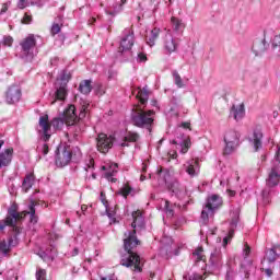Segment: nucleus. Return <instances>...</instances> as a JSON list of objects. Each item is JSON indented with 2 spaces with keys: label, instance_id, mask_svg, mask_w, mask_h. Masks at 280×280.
Listing matches in <instances>:
<instances>
[{
  "label": "nucleus",
  "instance_id": "nucleus-47",
  "mask_svg": "<svg viewBox=\"0 0 280 280\" xmlns=\"http://www.w3.org/2000/svg\"><path fill=\"white\" fill-rule=\"evenodd\" d=\"M272 46L280 47V34L273 37Z\"/></svg>",
  "mask_w": 280,
  "mask_h": 280
},
{
  "label": "nucleus",
  "instance_id": "nucleus-45",
  "mask_svg": "<svg viewBox=\"0 0 280 280\" xmlns=\"http://www.w3.org/2000/svg\"><path fill=\"white\" fill-rule=\"evenodd\" d=\"M114 173H117V171L116 170H113V172H107L106 173V178L108 179V180H110L112 183H117V178H113V174Z\"/></svg>",
  "mask_w": 280,
  "mask_h": 280
},
{
  "label": "nucleus",
  "instance_id": "nucleus-13",
  "mask_svg": "<svg viewBox=\"0 0 280 280\" xmlns=\"http://www.w3.org/2000/svg\"><path fill=\"white\" fill-rule=\"evenodd\" d=\"M221 205H222V197L220 195H212L207 200L206 209L210 213H213V211H215V209H220Z\"/></svg>",
  "mask_w": 280,
  "mask_h": 280
},
{
  "label": "nucleus",
  "instance_id": "nucleus-11",
  "mask_svg": "<svg viewBox=\"0 0 280 280\" xmlns=\"http://www.w3.org/2000/svg\"><path fill=\"white\" fill-rule=\"evenodd\" d=\"M5 100L9 104H16L21 100V89L19 86H11L5 93Z\"/></svg>",
  "mask_w": 280,
  "mask_h": 280
},
{
  "label": "nucleus",
  "instance_id": "nucleus-43",
  "mask_svg": "<svg viewBox=\"0 0 280 280\" xmlns=\"http://www.w3.org/2000/svg\"><path fill=\"white\" fill-rule=\"evenodd\" d=\"M32 21H33L32 15L28 13H24V16L22 18L21 23L23 25H30V23H32Z\"/></svg>",
  "mask_w": 280,
  "mask_h": 280
},
{
  "label": "nucleus",
  "instance_id": "nucleus-10",
  "mask_svg": "<svg viewBox=\"0 0 280 280\" xmlns=\"http://www.w3.org/2000/svg\"><path fill=\"white\" fill-rule=\"evenodd\" d=\"M133 45H135V34L132 32H128V34L120 42L118 52L124 54V51H130Z\"/></svg>",
  "mask_w": 280,
  "mask_h": 280
},
{
  "label": "nucleus",
  "instance_id": "nucleus-61",
  "mask_svg": "<svg viewBox=\"0 0 280 280\" xmlns=\"http://www.w3.org/2000/svg\"><path fill=\"white\" fill-rule=\"evenodd\" d=\"M229 240H231V238H229L228 236H225V237L223 238V245H224V246H226V244H229Z\"/></svg>",
  "mask_w": 280,
  "mask_h": 280
},
{
  "label": "nucleus",
  "instance_id": "nucleus-28",
  "mask_svg": "<svg viewBox=\"0 0 280 280\" xmlns=\"http://www.w3.org/2000/svg\"><path fill=\"white\" fill-rule=\"evenodd\" d=\"M198 164H199L198 159L191 160L190 162H188L186 172L189 174V176H196V167H198Z\"/></svg>",
  "mask_w": 280,
  "mask_h": 280
},
{
  "label": "nucleus",
  "instance_id": "nucleus-5",
  "mask_svg": "<svg viewBox=\"0 0 280 280\" xmlns=\"http://www.w3.org/2000/svg\"><path fill=\"white\" fill-rule=\"evenodd\" d=\"M71 159H73V149H71V145L65 144L57 148L55 159L57 167H67L71 163Z\"/></svg>",
  "mask_w": 280,
  "mask_h": 280
},
{
  "label": "nucleus",
  "instance_id": "nucleus-30",
  "mask_svg": "<svg viewBox=\"0 0 280 280\" xmlns=\"http://www.w3.org/2000/svg\"><path fill=\"white\" fill-rule=\"evenodd\" d=\"M118 194L120 196H122V198H128V196H130V194H132V188H131L130 184H128V183L125 184L124 187L120 188Z\"/></svg>",
  "mask_w": 280,
  "mask_h": 280
},
{
  "label": "nucleus",
  "instance_id": "nucleus-40",
  "mask_svg": "<svg viewBox=\"0 0 280 280\" xmlns=\"http://www.w3.org/2000/svg\"><path fill=\"white\" fill-rule=\"evenodd\" d=\"M61 30H62V25L58 23H54L50 30L51 36H56V34H60Z\"/></svg>",
  "mask_w": 280,
  "mask_h": 280
},
{
  "label": "nucleus",
  "instance_id": "nucleus-1",
  "mask_svg": "<svg viewBox=\"0 0 280 280\" xmlns=\"http://www.w3.org/2000/svg\"><path fill=\"white\" fill-rule=\"evenodd\" d=\"M133 221L131 223L132 231L125 233L124 238V249L127 254L121 256L120 265L125 266V268H130L133 272H142L143 271V259L141 256L135 252L138 246H141V241L137 238V226L139 229H143L145 226V222L143 220V212L141 210H137L132 212Z\"/></svg>",
  "mask_w": 280,
  "mask_h": 280
},
{
  "label": "nucleus",
  "instance_id": "nucleus-3",
  "mask_svg": "<svg viewBox=\"0 0 280 280\" xmlns=\"http://www.w3.org/2000/svg\"><path fill=\"white\" fill-rule=\"evenodd\" d=\"M39 205H45V201L31 200L28 205V211L24 210L22 212H19V206L16 203H13L8 209L7 218H10L12 223L13 220H15V222H21V220H25V218L30 215L31 224H38V215L36 214V207H38Z\"/></svg>",
  "mask_w": 280,
  "mask_h": 280
},
{
  "label": "nucleus",
  "instance_id": "nucleus-49",
  "mask_svg": "<svg viewBox=\"0 0 280 280\" xmlns=\"http://www.w3.org/2000/svg\"><path fill=\"white\" fill-rule=\"evenodd\" d=\"M139 62H145L148 60V56L143 52L138 54Z\"/></svg>",
  "mask_w": 280,
  "mask_h": 280
},
{
  "label": "nucleus",
  "instance_id": "nucleus-62",
  "mask_svg": "<svg viewBox=\"0 0 280 280\" xmlns=\"http://www.w3.org/2000/svg\"><path fill=\"white\" fill-rule=\"evenodd\" d=\"M95 21H96V19H95V18H92V19L89 21L90 25H94V24H95Z\"/></svg>",
  "mask_w": 280,
  "mask_h": 280
},
{
  "label": "nucleus",
  "instance_id": "nucleus-54",
  "mask_svg": "<svg viewBox=\"0 0 280 280\" xmlns=\"http://www.w3.org/2000/svg\"><path fill=\"white\" fill-rule=\"evenodd\" d=\"M182 128H185L186 130H191V122H182Z\"/></svg>",
  "mask_w": 280,
  "mask_h": 280
},
{
  "label": "nucleus",
  "instance_id": "nucleus-21",
  "mask_svg": "<svg viewBox=\"0 0 280 280\" xmlns=\"http://www.w3.org/2000/svg\"><path fill=\"white\" fill-rule=\"evenodd\" d=\"M140 136L139 133L135 132V131H127L124 141L121 143L122 148H128V143H137V141H139Z\"/></svg>",
  "mask_w": 280,
  "mask_h": 280
},
{
  "label": "nucleus",
  "instance_id": "nucleus-46",
  "mask_svg": "<svg viewBox=\"0 0 280 280\" xmlns=\"http://www.w3.org/2000/svg\"><path fill=\"white\" fill-rule=\"evenodd\" d=\"M209 213L211 212L207 209V207H205V209L201 211V220H209Z\"/></svg>",
  "mask_w": 280,
  "mask_h": 280
},
{
  "label": "nucleus",
  "instance_id": "nucleus-33",
  "mask_svg": "<svg viewBox=\"0 0 280 280\" xmlns=\"http://www.w3.org/2000/svg\"><path fill=\"white\" fill-rule=\"evenodd\" d=\"M164 209L167 218H174V205H172L170 200H165Z\"/></svg>",
  "mask_w": 280,
  "mask_h": 280
},
{
  "label": "nucleus",
  "instance_id": "nucleus-14",
  "mask_svg": "<svg viewBox=\"0 0 280 280\" xmlns=\"http://www.w3.org/2000/svg\"><path fill=\"white\" fill-rule=\"evenodd\" d=\"M277 250H279V246H273L272 248L266 250L265 257L261 260L262 266H266V264H275V261L279 259V254Z\"/></svg>",
  "mask_w": 280,
  "mask_h": 280
},
{
  "label": "nucleus",
  "instance_id": "nucleus-64",
  "mask_svg": "<svg viewBox=\"0 0 280 280\" xmlns=\"http://www.w3.org/2000/svg\"><path fill=\"white\" fill-rule=\"evenodd\" d=\"M101 280H113V279L104 277Z\"/></svg>",
  "mask_w": 280,
  "mask_h": 280
},
{
  "label": "nucleus",
  "instance_id": "nucleus-63",
  "mask_svg": "<svg viewBox=\"0 0 280 280\" xmlns=\"http://www.w3.org/2000/svg\"><path fill=\"white\" fill-rule=\"evenodd\" d=\"M143 166H142V172L143 173H145V172H148V165H145V164H142Z\"/></svg>",
  "mask_w": 280,
  "mask_h": 280
},
{
  "label": "nucleus",
  "instance_id": "nucleus-48",
  "mask_svg": "<svg viewBox=\"0 0 280 280\" xmlns=\"http://www.w3.org/2000/svg\"><path fill=\"white\" fill-rule=\"evenodd\" d=\"M243 253L245 258L248 257V255H250V246L248 245V243L245 244Z\"/></svg>",
  "mask_w": 280,
  "mask_h": 280
},
{
  "label": "nucleus",
  "instance_id": "nucleus-26",
  "mask_svg": "<svg viewBox=\"0 0 280 280\" xmlns=\"http://www.w3.org/2000/svg\"><path fill=\"white\" fill-rule=\"evenodd\" d=\"M39 126L43 132H49L51 130V122H49V115L39 117Z\"/></svg>",
  "mask_w": 280,
  "mask_h": 280
},
{
  "label": "nucleus",
  "instance_id": "nucleus-38",
  "mask_svg": "<svg viewBox=\"0 0 280 280\" xmlns=\"http://www.w3.org/2000/svg\"><path fill=\"white\" fill-rule=\"evenodd\" d=\"M171 23H172L173 30H175V32H178V30H180V25H183V22L175 16H173L171 19Z\"/></svg>",
  "mask_w": 280,
  "mask_h": 280
},
{
  "label": "nucleus",
  "instance_id": "nucleus-53",
  "mask_svg": "<svg viewBox=\"0 0 280 280\" xmlns=\"http://www.w3.org/2000/svg\"><path fill=\"white\" fill-rule=\"evenodd\" d=\"M43 154H44V155L49 154V145H48L47 143H45V144L43 145Z\"/></svg>",
  "mask_w": 280,
  "mask_h": 280
},
{
  "label": "nucleus",
  "instance_id": "nucleus-35",
  "mask_svg": "<svg viewBox=\"0 0 280 280\" xmlns=\"http://www.w3.org/2000/svg\"><path fill=\"white\" fill-rule=\"evenodd\" d=\"M189 148H191V138H186L182 144V154H187V152H189Z\"/></svg>",
  "mask_w": 280,
  "mask_h": 280
},
{
  "label": "nucleus",
  "instance_id": "nucleus-50",
  "mask_svg": "<svg viewBox=\"0 0 280 280\" xmlns=\"http://www.w3.org/2000/svg\"><path fill=\"white\" fill-rule=\"evenodd\" d=\"M44 136H43V141L47 142L49 141V139H51V135H49V131H43Z\"/></svg>",
  "mask_w": 280,
  "mask_h": 280
},
{
  "label": "nucleus",
  "instance_id": "nucleus-60",
  "mask_svg": "<svg viewBox=\"0 0 280 280\" xmlns=\"http://www.w3.org/2000/svg\"><path fill=\"white\" fill-rule=\"evenodd\" d=\"M89 209V206L86 205H82L81 206V211L84 213V211H86Z\"/></svg>",
  "mask_w": 280,
  "mask_h": 280
},
{
  "label": "nucleus",
  "instance_id": "nucleus-56",
  "mask_svg": "<svg viewBox=\"0 0 280 280\" xmlns=\"http://www.w3.org/2000/svg\"><path fill=\"white\" fill-rule=\"evenodd\" d=\"M101 200L103 205H108V201H106V195H104V191L101 192Z\"/></svg>",
  "mask_w": 280,
  "mask_h": 280
},
{
  "label": "nucleus",
  "instance_id": "nucleus-58",
  "mask_svg": "<svg viewBox=\"0 0 280 280\" xmlns=\"http://www.w3.org/2000/svg\"><path fill=\"white\" fill-rule=\"evenodd\" d=\"M234 235H235V231L234 230H230L226 237H229V240H233Z\"/></svg>",
  "mask_w": 280,
  "mask_h": 280
},
{
  "label": "nucleus",
  "instance_id": "nucleus-12",
  "mask_svg": "<svg viewBox=\"0 0 280 280\" xmlns=\"http://www.w3.org/2000/svg\"><path fill=\"white\" fill-rule=\"evenodd\" d=\"M222 266V252L217 249L211 254L209 258V267L212 268V270H220Z\"/></svg>",
  "mask_w": 280,
  "mask_h": 280
},
{
  "label": "nucleus",
  "instance_id": "nucleus-8",
  "mask_svg": "<svg viewBox=\"0 0 280 280\" xmlns=\"http://www.w3.org/2000/svg\"><path fill=\"white\" fill-rule=\"evenodd\" d=\"M268 187H277L280 183V164H273L268 170V177L266 179Z\"/></svg>",
  "mask_w": 280,
  "mask_h": 280
},
{
  "label": "nucleus",
  "instance_id": "nucleus-51",
  "mask_svg": "<svg viewBox=\"0 0 280 280\" xmlns=\"http://www.w3.org/2000/svg\"><path fill=\"white\" fill-rule=\"evenodd\" d=\"M25 1H26V0H19V1H18V8H19L20 10H25Z\"/></svg>",
  "mask_w": 280,
  "mask_h": 280
},
{
  "label": "nucleus",
  "instance_id": "nucleus-2",
  "mask_svg": "<svg viewBox=\"0 0 280 280\" xmlns=\"http://www.w3.org/2000/svg\"><path fill=\"white\" fill-rule=\"evenodd\" d=\"M136 97L139 104L133 105L131 109V122L136 128H144L151 135L152 128H154V115H156V113L154 109L145 110L148 100H150V92L145 88H139Z\"/></svg>",
  "mask_w": 280,
  "mask_h": 280
},
{
  "label": "nucleus",
  "instance_id": "nucleus-34",
  "mask_svg": "<svg viewBox=\"0 0 280 280\" xmlns=\"http://www.w3.org/2000/svg\"><path fill=\"white\" fill-rule=\"evenodd\" d=\"M16 222H19V221L13 219L12 225H5V226H10L12 229L13 233H14L13 236L19 237V235H21V233L23 231V228L16 225Z\"/></svg>",
  "mask_w": 280,
  "mask_h": 280
},
{
  "label": "nucleus",
  "instance_id": "nucleus-39",
  "mask_svg": "<svg viewBox=\"0 0 280 280\" xmlns=\"http://www.w3.org/2000/svg\"><path fill=\"white\" fill-rule=\"evenodd\" d=\"M13 44L14 38L12 36L8 35L3 37L2 45H4V47H12Z\"/></svg>",
  "mask_w": 280,
  "mask_h": 280
},
{
  "label": "nucleus",
  "instance_id": "nucleus-29",
  "mask_svg": "<svg viewBox=\"0 0 280 280\" xmlns=\"http://www.w3.org/2000/svg\"><path fill=\"white\" fill-rule=\"evenodd\" d=\"M205 249L202 247H198L194 253L195 261H207V256H205Z\"/></svg>",
  "mask_w": 280,
  "mask_h": 280
},
{
  "label": "nucleus",
  "instance_id": "nucleus-19",
  "mask_svg": "<svg viewBox=\"0 0 280 280\" xmlns=\"http://www.w3.org/2000/svg\"><path fill=\"white\" fill-rule=\"evenodd\" d=\"M231 115H233L234 119L236 121H240V119H244V115H246V109L244 107V103L240 104L238 106L233 105L231 107Z\"/></svg>",
  "mask_w": 280,
  "mask_h": 280
},
{
  "label": "nucleus",
  "instance_id": "nucleus-27",
  "mask_svg": "<svg viewBox=\"0 0 280 280\" xmlns=\"http://www.w3.org/2000/svg\"><path fill=\"white\" fill-rule=\"evenodd\" d=\"M69 80H71V73L67 70H63L60 78L57 79L56 84H59L61 86H68Z\"/></svg>",
  "mask_w": 280,
  "mask_h": 280
},
{
  "label": "nucleus",
  "instance_id": "nucleus-55",
  "mask_svg": "<svg viewBox=\"0 0 280 280\" xmlns=\"http://www.w3.org/2000/svg\"><path fill=\"white\" fill-rule=\"evenodd\" d=\"M276 161H278L277 165H280V145H278V150L276 152Z\"/></svg>",
  "mask_w": 280,
  "mask_h": 280
},
{
  "label": "nucleus",
  "instance_id": "nucleus-41",
  "mask_svg": "<svg viewBox=\"0 0 280 280\" xmlns=\"http://www.w3.org/2000/svg\"><path fill=\"white\" fill-rule=\"evenodd\" d=\"M36 279L37 280H46L47 279V270L45 269H38L36 271Z\"/></svg>",
  "mask_w": 280,
  "mask_h": 280
},
{
  "label": "nucleus",
  "instance_id": "nucleus-24",
  "mask_svg": "<svg viewBox=\"0 0 280 280\" xmlns=\"http://www.w3.org/2000/svg\"><path fill=\"white\" fill-rule=\"evenodd\" d=\"M79 91L83 95H89L93 91V85H91V80H83L79 84Z\"/></svg>",
  "mask_w": 280,
  "mask_h": 280
},
{
  "label": "nucleus",
  "instance_id": "nucleus-15",
  "mask_svg": "<svg viewBox=\"0 0 280 280\" xmlns=\"http://www.w3.org/2000/svg\"><path fill=\"white\" fill-rule=\"evenodd\" d=\"M55 100L51 102V104H56V101L65 102L67 100V95L69 94V90L67 89V85H60L58 83H55Z\"/></svg>",
  "mask_w": 280,
  "mask_h": 280
},
{
  "label": "nucleus",
  "instance_id": "nucleus-4",
  "mask_svg": "<svg viewBox=\"0 0 280 280\" xmlns=\"http://www.w3.org/2000/svg\"><path fill=\"white\" fill-rule=\"evenodd\" d=\"M89 106H91V103L88 101H82L79 117L78 114H75V105L68 106V108L63 112L65 124L67 126H75L80 119H84V117H86Z\"/></svg>",
  "mask_w": 280,
  "mask_h": 280
},
{
  "label": "nucleus",
  "instance_id": "nucleus-42",
  "mask_svg": "<svg viewBox=\"0 0 280 280\" xmlns=\"http://www.w3.org/2000/svg\"><path fill=\"white\" fill-rule=\"evenodd\" d=\"M8 244L11 248H14V246H19V236H10L8 240Z\"/></svg>",
  "mask_w": 280,
  "mask_h": 280
},
{
  "label": "nucleus",
  "instance_id": "nucleus-59",
  "mask_svg": "<svg viewBox=\"0 0 280 280\" xmlns=\"http://www.w3.org/2000/svg\"><path fill=\"white\" fill-rule=\"evenodd\" d=\"M101 89H102V85L98 86L96 95H104V91H101Z\"/></svg>",
  "mask_w": 280,
  "mask_h": 280
},
{
  "label": "nucleus",
  "instance_id": "nucleus-23",
  "mask_svg": "<svg viewBox=\"0 0 280 280\" xmlns=\"http://www.w3.org/2000/svg\"><path fill=\"white\" fill-rule=\"evenodd\" d=\"M168 189L177 196V198H180L183 196V192L185 191V188L180 185L178 180H174L170 184Z\"/></svg>",
  "mask_w": 280,
  "mask_h": 280
},
{
  "label": "nucleus",
  "instance_id": "nucleus-18",
  "mask_svg": "<svg viewBox=\"0 0 280 280\" xmlns=\"http://www.w3.org/2000/svg\"><path fill=\"white\" fill-rule=\"evenodd\" d=\"M261 139H264V133L259 129H255L252 138L249 139V142L254 145L255 152L261 150Z\"/></svg>",
  "mask_w": 280,
  "mask_h": 280
},
{
  "label": "nucleus",
  "instance_id": "nucleus-6",
  "mask_svg": "<svg viewBox=\"0 0 280 280\" xmlns=\"http://www.w3.org/2000/svg\"><path fill=\"white\" fill-rule=\"evenodd\" d=\"M225 148L223 154H233L235 148L240 145V135L235 130H229L224 136Z\"/></svg>",
  "mask_w": 280,
  "mask_h": 280
},
{
  "label": "nucleus",
  "instance_id": "nucleus-7",
  "mask_svg": "<svg viewBox=\"0 0 280 280\" xmlns=\"http://www.w3.org/2000/svg\"><path fill=\"white\" fill-rule=\"evenodd\" d=\"M114 139L106 133H100L96 138V148L102 154H106L113 148Z\"/></svg>",
  "mask_w": 280,
  "mask_h": 280
},
{
  "label": "nucleus",
  "instance_id": "nucleus-9",
  "mask_svg": "<svg viewBox=\"0 0 280 280\" xmlns=\"http://www.w3.org/2000/svg\"><path fill=\"white\" fill-rule=\"evenodd\" d=\"M163 48L166 54H174L178 49V39L174 38L172 34L167 33L164 36Z\"/></svg>",
  "mask_w": 280,
  "mask_h": 280
},
{
  "label": "nucleus",
  "instance_id": "nucleus-20",
  "mask_svg": "<svg viewBox=\"0 0 280 280\" xmlns=\"http://www.w3.org/2000/svg\"><path fill=\"white\" fill-rule=\"evenodd\" d=\"M252 49L254 54H256V56H261V54H264V51L268 49V45L266 44V38L256 40Z\"/></svg>",
  "mask_w": 280,
  "mask_h": 280
},
{
  "label": "nucleus",
  "instance_id": "nucleus-16",
  "mask_svg": "<svg viewBox=\"0 0 280 280\" xmlns=\"http://www.w3.org/2000/svg\"><path fill=\"white\" fill-rule=\"evenodd\" d=\"M20 46L25 55L30 54V51L36 47V37L34 35H28L26 38L22 39Z\"/></svg>",
  "mask_w": 280,
  "mask_h": 280
},
{
  "label": "nucleus",
  "instance_id": "nucleus-31",
  "mask_svg": "<svg viewBox=\"0 0 280 280\" xmlns=\"http://www.w3.org/2000/svg\"><path fill=\"white\" fill-rule=\"evenodd\" d=\"M237 222H240V208H236L231 212V224L237 226Z\"/></svg>",
  "mask_w": 280,
  "mask_h": 280
},
{
  "label": "nucleus",
  "instance_id": "nucleus-32",
  "mask_svg": "<svg viewBox=\"0 0 280 280\" xmlns=\"http://www.w3.org/2000/svg\"><path fill=\"white\" fill-rule=\"evenodd\" d=\"M173 78L175 80V84L178 89H184L185 83L183 82V78L180 77V74L178 73V71L174 70L173 71Z\"/></svg>",
  "mask_w": 280,
  "mask_h": 280
},
{
  "label": "nucleus",
  "instance_id": "nucleus-22",
  "mask_svg": "<svg viewBox=\"0 0 280 280\" xmlns=\"http://www.w3.org/2000/svg\"><path fill=\"white\" fill-rule=\"evenodd\" d=\"M36 177H34V173L27 174L24 177V180L22 183V189L25 194H27V191H30V188L34 186V180Z\"/></svg>",
  "mask_w": 280,
  "mask_h": 280
},
{
  "label": "nucleus",
  "instance_id": "nucleus-52",
  "mask_svg": "<svg viewBox=\"0 0 280 280\" xmlns=\"http://www.w3.org/2000/svg\"><path fill=\"white\" fill-rule=\"evenodd\" d=\"M8 8H9V4L8 3H3L2 8H1V11H0V14H5V12H8Z\"/></svg>",
  "mask_w": 280,
  "mask_h": 280
},
{
  "label": "nucleus",
  "instance_id": "nucleus-17",
  "mask_svg": "<svg viewBox=\"0 0 280 280\" xmlns=\"http://www.w3.org/2000/svg\"><path fill=\"white\" fill-rule=\"evenodd\" d=\"M12 156H14V149L9 148L0 153V170L2 167H8L12 163Z\"/></svg>",
  "mask_w": 280,
  "mask_h": 280
},
{
  "label": "nucleus",
  "instance_id": "nucleus-37",
  "mask_svg": "<svg viewBox=\"0 0 280 280\" xmlns=\"http://www.w3.org/2000/svg\"><path fill=\"white\" fill-rule=\"evenodd\" d=\"M5 226H12V219L5 217V219L0 221V233L4 231Z\"/></svg>",
  "mask_w": 280,
  "mask_h": 280
},
{
  "label": "nucleus",
  "instance_id": "nucleus-25",
  "mask_svg": "<svg viewBox=\"0 0 280 280\" xmlns=\"http://www.w3.org/2000/svg\"><path fill=\"white\" fill-rule=\"evenodd\" d=\"M159 34H161V30L156 27L151 31L150 36L147 37V43L150 47H154L156 40H159Z\"/></svg>",
  "mask_w": 280,
  "mask_h": 280
},
{
  "label": "nucleus",
  "instance_id": "nucleus-57",
  "mask_svg": "<svg viewBox=\"0 0 280 280\" xmlns=\"http://www.w3.org/2000/svg\"><path fill=\"white\" fill-rule=\"evenodd\" d=\"M264 270H265V275H267V277H271L272 276V269L266 268Z\"/></svg>",
  "mask_w": 280,
  "mask_h": 280
},
{
  "label": "nucleus",
  "instance_id": "nucleus-44",
  "mask_svg": "<svg viewBox=\"0 0 280 280\" xmlns=\"http://www.w3.org/2000/svg\"><path fill=\"white\" fill-rule=\"evenodd\" d=\"M62 124H65V120L60 119V118H54L50 122V126L52 128H60V126H62Z\"/></svg>",
  "mask_w": 280,
  "mask_h": 280
},
{
  "label": "nucleus",
  "instance_id": "nucleus-36",
  "mask_svg": "<svg viewBox=\"0 0 280 280\" xmlns=\"http://www.w3.org/2000/svg\"><path fill=\"white\" fill-rule=\"evenodd\" d=\"M10 244L5 241L0 242V253L2 255H9L10 254Z\"/></svg>",
  "mask_w": 280,
  "mask_h": 280
}]
</instances>
